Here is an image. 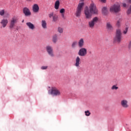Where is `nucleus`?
Here are the masks:
<instances>
[{
  "label": "nucleus",
  "instance_id": "1",
  "mask_svg": "<svg viewBox=\"0 0 131 131\" xmlns=\"http://www.w3.org/2000/svg\"><path fill=\"white\" fill-rule=\"evenodd\" d=\"M83 6H84V3H80L78 5V7L75 14V16H76L78 18H79V17L81 16V11H82V9H83Z\"/></svg>",
  "mask_w": 131,
  "mask_h": 131
},
{
  "label": "nucleus",
  "instance_id": "2",
  "mask_svg": "<svg viewBox=\"0 0 131 131\" xmlns=\"http://www.w3.org/2000/svg\"><path fill=\"white\" fill-rule=\"evenodd\" d=\"M110 12H114L115 13H118L120 12V5L117 3L110 7Z\"/></svg>",
  "mask_w": 131,
  "mask_h": 131
},
{
  "label": "nucleus",
  "instance_id": "3",
  "mask_svg": "<svg viewBox=\"0 0 131 131\" xmlns=\"http://www.w3.org/2000/svg\"><path fill=\"white\" fill-rule=\"evenodd\" d=\"M98 21H99V18L97 17H95L92 20L89 21V27L91 28V29H94L95 25H96V23H98Z\"/></svg>",
  "mask_w": 131,
  "mask_h": 131
},
{
  "label": "nucleus",
  "instance_id": "4",
  "mask_svg": "<svg viewBox=\"0 0 131 131\" xmlns=\"http://www.w3.org/2000/svg\"><path fill=\"white\" fill-rule=\"evenodd\" d=\"M122 39V36L121 34V31L120 29H118L116 31V36L115 37V41L117 42H120L121 39Z\"/></svg>",
  "mask_w": 131,
  "mask_h": 131
},
{
  "label": "nucleus",
  "instance_id": "5",
  "mask_svg": "<svg viewBox=\"0 0 131 131\" xmlns=\"http://www.w3.org/2000/svg\"><path fill=\"white\" fill-rule=\"evenodd\" d=\"M89 9V11L91 12V13L95 14L96 15L98 14V8H97V6H96V5L94 4V3H92L90 5Z\"/></svg>",
  "mask_w": 131,
  "mask_h": 131
},
{
  "label": "nucleus",
  "instance_id": "6",
  "mask_svg": "<svg viewBox=\"0 0 131 131\" xmlns=\"http://www.w3.org/2000/svg\"><path fill=\"white\" fill-rule=\"evenodd\" d=\"M17 22H18V17L16 16H13L10 20L9 28L11 29L14 28V27H15V24H16Z\"/></svg>",
  "mask_w": 131,
  "mask_h": 131
},
{
  "label": "nucleus",
  "instance_id": "7",
  "mask_svg": "<svg viewBox=\"0 0 131 131\" xmlns=\"http://www.w3.org/2000/svg\"><path fill=\"white\" fill-rule=\"evenodd\" d=\"M50 94L53 96H60L61 95V92L56 87H53L51 89Z\"/></svg>",
  "mask_w": 131,
  "mask_h": 131
},
{
  "label": "nucleus",
  "instance_id": "8",
  "mask_svg": "<svg viewBox=\"0 0 131 131\" xmlns=\"http://www.w3.org/2000/svg\"><path fill=\"white\" fill-rule=\"evenodd\" d=\"M86 54H88V50L84 48H81L78 52V55L80 57H85Z\"/></svg>",
  "mask_w": 131,
  "mask_h": 131
},
{
  "label": "nucleus",
  "instance_id": "9",
  "mask_svg": "<svg viewBox=\"0 0 131 131\" xmlns=\"http://www.w3.org/2000/svg\"><path fill=\"white\" fill-rule=\"evenodd\" d=\"M120 104L122 108H123L124 109H127V108L129 107L128 101H127L126 99H122L121 101Z\"/></svg>",
  "mask_w": 131,
  "mask_h": 131
},
{
  "label": "nucleus",
  "instance_id": "10",
  "mask_svg": "<svg viewBox=\"0 0 131 131\" xmlns=\"http://www.w3.org/2000/svg\"><path fill=\"white\" fill-rule=\"evenodd\" d=\"M46 50L49 56L51 57H54V50L53 47L51 46H48L46 47Z\"/></svg>",
  "mask_w": 131,
  "mask_h": 131
},
{
  "label": "nucleus",
  "instance_id": "11",
  "mask_svg": "<svg viewBox=\"0 0 131 131\" xmlns=\"http://www.w3.org/2000/svg\"><path fill=\"white\" fill-rule=\"evenodd\" d=\"M84 14H85V17L86 19H90L92 18L93 13L90 12L89 8H86L84 10Z\"/></svg>",
  "mask_w": 131,
  "mask_h": 131
},
{
  "label": "nucleus",
  "instance_id": "12",
  "mask_svg": "<svg viewBox=\"0 0 131 131\" xmlns=\"http://www.w3.org/2000/svg\"><path fill=\"white\" fill-rule=\"evenodd\" d=\"M0 23L2 27H3V28H5V27H6V26H7V25H8V23H9V21L7 19H3L1 20Z\"/></svg>",
  "mask_w": 131,
  "mask_h": 131
},
{
  "label": "nucleus",
  "instance_id": "13",
  "mask_svg": "<svg viewBox=\"0 0 131 131\" xmlns=\"http://www.w3.org/2000/svg\"><path fill=\"white\" fill-rule=\"evenodd\" d=\"M23 12L25 16H30V15H31V12H30V10H29V9L27 8H24Z\"/></svg>",
  "mask_w": 131,
  "mask_h": 131
},
{
  "label": "nucleus",
  "instance_id": "14",
  "mask_svg": "<svg viewBox=\"0 0 131 131\" xmlns=\"http://www.w3.org/2000/svg\"><path fill=\"white\" fill-rule=\"evenodd\" d=\"M39 11V7L37 4H34L33 6V12L34 13H38Z\"/></svg>",
  "mask_w": 131,
  "mask_h": 131
},
{
  "label": "nucleus",
  "instance_id": "15",
  "mask_svg": "<svg viewBox=\"0 0 131 131\" xmlns=\"http://www.w3.org/2000/svg\"><path fill=\"white\" fill-rule=\"evenodd\" d=\"M26 25L28 26L29 29H31V30H33L34 29H35V26H34V25H33L31 22L27 23Z\"/></svg>",
  "mask_w": 131,
  "mask_h": 131
},
{
  "label": "nucleus",
  "instance_id": "16",
  "mask_svg": "<svg viewBox=\"0 0 131 131\" xmlns=\"http://www.w3.org/2000/svg\"><path fill=\"white\" fill-rule=\"evenodd\" d=\"M75 61V66H76V67H79V65L80 64V58L79 56L76 57Z\"/></svg>",
  "mask_w": 131,
  "mask_h": 131
},
{
  "label": "nucleus",
  "instance_id": "17",
  "mask_svg": "<svg viewBox=\"0 0 131 131\" xmlns=\"http://www.w3.org/2000/svg\"><path fill=\"white\" fill-rule=\"evenodd\" d=\"M79 48H82L84 45V41L82 38H81L78 42Z\"/></svg>",
  "mask_w": 131,
  "mask_h": 131
},
{
  "label": "nucleus",
  "instance_id": "18",
  "mask_svg": "<svg viewBox=\"0 0 131 131\" xmlns=\"http://www.w3.org/2000/svg\"><path fill=\"white\" fill-rule=\"evenodd\" d=\"M106 29H108V30H113V27L111 23L108 22L106 23Z\"/></svg>",
  "mask_w": 131,
  "mask_h": 131
},
{
  "label": "nucleus",
  "instance_id": "19",
  "mask_svg": "<svg viewBox=\"0 0 131 131\" xmlns=\"http://www.w3.org/2000/svg\"><path fill=\"white\" fill-rule=\"evenodd\" d=\"M60 7V1L57 0L55 2L54 4V8L55 10H59V7Z\"/></svg>",
  "mask_w": 131,
  "mask_h": 131
},
{
  "label": "nucleus",
  "instance_id": "20",
  "mask_svg": "<svg viewBox=\"0 0 131 131\" xmlns=\"http://www.w3.org/2000/svg\"><path fill=\"white\" fill-rule=\"evenodd\" d=\"M52 41L54 43H56L57 41H58V35L54 34L52 36Z\"/></svg>",
  "mask_w": 131,
  "mask_h": 131
},
{
  "label": "nucleus",
  "instance_id": "21",
  "mask_svg": "<svg viewBox=\"0 0 131 131\" xmlns=\"http://www.w3.org/2000/svg\"><path fill=\"white\" fill-rule=\"evenodd\" d=\"M41 25L43 29H47V21L46 20H43L41 21Z\"/></svg>",
  "mask_w": 131,
  "mask_h": 131
},
{
  "label": "nucleus",
  "instance_id": "22",
  "mask_svg": "<svg viewBox=\"0 0 131 131\" xmlns=\"http://www.w3.org/2000/svg\"><path fill=\"white\" fill-rule=\"evenodd\" d=\"M102 12L103 15H107V14H108V9H107V8L106 7H103Z\"/></svg>",
  "mask_w": 131,
  "mask_h": 131
},
{
  "label": "nucleus",
  "instance_id": "23",
  "mask_svg": "<svg viewBox=\"0 0 131 131\" xmlns=\"http://www.w3.org/2000/svg\"><path fill=\"white\" fill-rule=\"evenodd\" d=\"M58 15H57L56 14H54L53 17V22H57V21H58Z\"/></svg>",
  "mask_w": 131,
  "mask_h": 131
},
{
  "label": "nucleus",
  "instance_id": "24",
  "mask_svg": "<svg viewBox=\"0 0 131 131\" xmlns=\"http://www.w3.org/2000/svg\"><path fill=\"white\" fill-rule=\"evenodd\" d=\"M76 46H77V41H73L72 43V49H75V48H76Z\"/></svg>",
  "mask_w": 131,
  "mask_h": 131
},
{
  "label": "nucleus",
  "instance_id": "25",
  "mask_svg": "<svg viewBox=\"0 0 131 131\" xmlns=\"http://www.w3.org/2000/svg\"><path fill=\"white\" fill-rule=\"evenodd\" d=\"M118 89V86H117V85H114L111 88V90L112 91H117Z\"/></svg>",
  "mask_w": 131,
  "mask_h": 131
},
{
  "label": "nucleus",
  "instance_id": "26",
  "mask_svg": "<svg viewBox=\"0 0 131 131\" xmlns=\"http://www.w3.org/2000/svg\"><path fill=\"white\" fill-rule=\"evenodd\" d=\"M57 31L59 33H63V28L61 27H58L57 29Z\"/></svg>",
  "mask_w": 131,
  "mask_h": 131
},
{
  "label": "nucleus",
  "instance_id": "27",
  "mask_svg": "<svg viewBox=\"0 0 131 131\" xmlns=\"http://www.w3.org/2000/svg\"><path fill=\"white\" fill-rule=\"evenodd\" d=\"M85 114L86 116H90V115H91V112H90L89 111H85Z\"/></svg>",
  "mask_w": 131,
  "mask_h": 131
},
{
  "label": "nucleus",
  "instance_id": "28",
  "mask_svg": "<svg viewBox=\"0 0 131 131\" xmlns=\"http://www.w3.org/2000/svg\"><path fill=\"white\" fill-rule=\"evenodd\" d=\"M5 15V10H2L0 11V15L4 16Z\"/></svg>",
  "mask_w": 131,
  "mask_h": 131
},
{
  "label": "nucleus",
  "instance_id": "29",
  "mask_svg": "<svg viewBox=\"0 0 131 131\" xmlns=\"http://www.w3.org/2000/svg\"><path fill=\"white\" fill-rule=\"evenodd\" d=\"M128 30V28H126L123 32V33H124V34H126V33H127V31Z\"/></svg>",
  "mask_w": 131,
  "mask_h": 131
},
{
  "label": "nucleus",
  "instance_id": "30",
  "mask_svg": "<svg viewBox=\"0 0 131 131\" xmlns=\"http://www.w3.org/2000/svg\"><path fill=\"white\" fill-rule=\"evenodd\" d=\"M59 12L60 13V14H64V13H65V9H61Z\"/></svg>",
  "mask_w": 131,
  "mask_h": 131
},
{
  "label": "nucleus",
  "instance_id": "31",
  "mask_svg": "<svg viewBox=\"0 0 131 131\" xmlns=\"http://www.w3.org/2000/svg\"><path fill=\"white\" fill-rule=\"evenodd\" d=\"M116 26L117 27H120V20H118L117 23H116Z\"/></svg>",
  "mask_w": 131,
  "mask_h": 131
},
{
  "label": "nucleus",
  "instance_id": "32",
  "mask_svg": "<svg viewBox=\"0 0 131 131\" xmlns=\"http://www.w3.org/2000/svg\"><path fill=\"white\" fill-rule=\"evenodd\" d=\"M41 69L42 70H46V69H48V66H42Z\"/></svg>",
  "mask_w": 131,
  "mask_h": 131
},
{
  "label": "nucleus",
  "instance_id": "33",
  "mask_svg": "<svg viewBox=\"0 0 131 131\" xmlns=\"http://www.w3.org/2000/svg\"><path fill=\"white\" fill-rule=\"evenodd\" d=\"M54 16V12H51L50 14H49V18H52Z\"/></svg>",
  "mask_w": 131,
  "mask_h": 131
},
{
  "label": "nucleus",
  "instance_id": "34",
  "mask_svg": "<svg viewBox=\"0 0 131 131\" xmlns=\"http://www.w3.org/2000/svg\"><path fill=\"white\" fill-rule=\"evenodd\" d=\"M128 48L130 50L131 49V40L129 41V43L128 45Z\"/></svg>",
  "mask_w": 131,
  "mask_h": 131
},
{
  "label": "nucleus",
  "instance_id": "35",
  "mask_svg": "<svg viewBox=\"0 0 131 131\" xmlns=\"http://www.w3.org/2000/svg\"><path fill=\"white\" fill-rule=\"evenodd\" d=\"M123 7L124 8H126V4L125 3H123Z\"/></svg>",
  "mask_w": 131,
  "mask_h": 131
},
{
  "label": "nucleus",
  "instance_id": "36",
  "mask_svg": "<svg viewBox=\"0 0 131 131\" xmlns=\"http://www.w3.org/2000/svg\"><path fill=\"white\" fill-rule=\"evenodd\" d=\"M100 2H101L102 3H105L106 0H99Z\"/></svg>",
  "mask_w": 131,
  "mask_h": 131
},
{
  "label": "nucleus",
  "instance_id": "37",
  "mask_svg": "<svg viewBox=\"0 0 131 131\" xmlns=\"http://www.w3.org/2000/svg\"><path fill=\"white\" fill-rule=\"evenodd\" d=\"M61 16H62V18H64V13H61Z\"/></svg>",
  "mask_w": 131,
  "mask_h": 131
},
{
  "label": "nucleus",
  "instance_id": "38",
  "mask_svg": "<svg viewBox=\"0 0 131 131\" xmlns=\"http://www.w3.org/2000/svg\"><path fill=\"white\" fill-rule=\"evenodd\" d=\"M128 3H129V4H131V0H128Z\"/></svg>",
  "mask_w": 131,
  "mask_h": 131
},
{
  "label": "nucleus",
  "instance_id": "39",
  "mask_svg": "<svg viewBox=\"0 0 131 131\" xmlns=\"http://www.w3.org/2000/svg\"><path fill=\"white\" fill-rule=\"evenodd\" d=\"M28 2H30V1H32V0H27Z\"/></svg>",
  "mask_w": 131,
  "mask_h": 131
},
{
  "label": "nucleus",
  "instance_id": "40",
  "mask_svg": "<svg viewBox=\"0 0 131 131\" xmlns=\"http://www.w3.org/2000/svg\"><path fill=\"white\" fill-rule=\"evenodd\" d=\"M49 93H50V91H49Z\"/></svg>",
  "mask_w": 131,
  "mask_h": 131
}]
</instances>
